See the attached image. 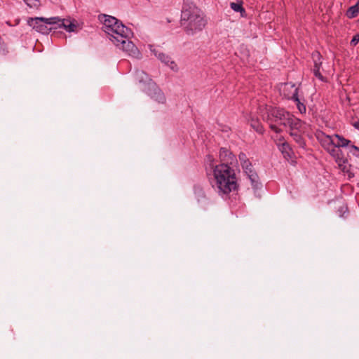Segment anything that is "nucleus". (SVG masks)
<instances>
[{
    "instance_id": "4",
    "label": "nucleus",
    "mask_w": 359,
    "mask_h": 359,
    "mask_svg": "<svg viewBox=\"0 0 359 359\" xmlns=\"http://www.w3.org/2000/svg\"><path fill=\"white\" fill-rule=\"evenodd\" d=\"M101 20L103 22L102 29L111 41L112 39L115 40L120 36H133L131 29L114 17L104 15Z\"/></svg>"
},
{
    "instance_id": "9",
    "label": "nucleus",
    "mask_w": 359,
    "mask_h": 359,
    "mask_svg": "<svg viewBox=\"0 0 359 359\" xmlns=\"http://www.w3.org/2000/svg\"><path fill=\"white\" fill-rule=\"evenodd\" d=\"M56 18L58 20H55L54 29L63 28L68 32H77L82 29V24L74 18Z\"/></svg>"
},
{
    "instance_id": "15",
    "label": "nucleus",
    "mask_w": 359,
    "mask_h": 359,
    "mask_svg": "<svg viewBox=\"0 0 359 359\" xmlns=\"http://www.w3.org/2000/svg\"><path fill=\"white\" fill-rule=\"evenodd\" d=\"M313 59L314 60L313 74L320 80H323V76L320 72V65H321L320 54L318 52L313 53Z\"/></svg>"
},
{
    "instance_id": "27",
    "label": "nucleus",
    "mask_w": 359,
    "mask_h": 359,
    "mask_svg": "<svg viewBox=\"0 0 359 359\" xmlns=\"http://www.w3.org/2000/svg\"><path fill=\"white\" fill-rule=\"evenodd\" d=\"M358 4H359V0H358Z\"/></svg>"
},
{
    "instance_id": "7",
    "label": "nucleus",
    "mask_w": 359,
    "mask_h": 359,
    "mask_svg": "<svg viewBox=\"0 0 359 359\" xmlns=\"http://www.w3.org/2000/svg\"><path fill=\"white\" fill-rule=\"evenodd\" d=\"M131 36H120L115 40L112 39V43L128 56L139 59L141 57V53L133 41L130 40Z\"/></svg>"
},
{
    "instance_id": "25",
    "label": "nucleus",
    "mask_w": 359,
    "mask_h": 359,
    "mask_svg": "<svg viewBox=\"0 0 359 359\" xmlns=\"http://www.w3.org/2000/svg\"><path fill=\"white\" fill-rule=\"evenodd\" d=\"M359 42V34H355L353 36V39L351 41V45L356 46Z\"/></svg>"
},
{
    "instance_id": "16",
    "label": "nucleus",
    "mask_w": 359,
    "mask_h": 359,
    "mask_svg": "<svg viewBox=\"0 0 359 359\" xmlns=\"http://www.w3.org/2000/svg\"><path fill=\"white\" fill-rule=\"evenodd\" d=\"M290 135L294 138V141L299 144L301 147L304 146V141L302 137L303 133H300L294 130H290Z\"/></svg>"
},
{
    "instance_id": "22",
    "label": "nucleus",
    "mask_w": 359,
    "mask_h": 359,
    "mask_svg": "<svg viewBox=\"0 0 359 359\" xmlns=\"http://www.w3.org/2000/svg\"><path fill=\"white\" fill-rule=\"evenodd\" d=\"M24 2L32 8H37L40 6L39 0H23Z\"/></svg>"
},
{
    "instance_id": "14",
    "label": "nucleus",
    "mask_w": 359,
    "mask_h": 359,
    "mask_svg": "<svg viewBox=\"0 0 359 359\" xmlns=\"http://www.w3.org/2000/svg\"><path fill=\"white\" fill-rule=\"evenodd\" d=\"M244 172L248 175L249 179L251 181L252 185L254 187H256L258 184V176L257 173L255 172L252 165L250 161H248L247 163H243L241 165Z\"/></svg>"
},
{
    "instance_id": "6",
    "label": "nucleus",
    "mask_w": 359,
    "mask_h": 359,
    "mask_svg": "<svg viewBox=\"0 0 359 359\" xmlns=\"http://www.w3.org/2000/svg\"><path fill=\"white\" fill-rule=\"evenodd\" d=\"M136 79L145 86L142 90L146 91L151 98L159 103H164L165 102L166 99L164 93L145 72L142 71L137 72Z\"/></svg>"
},
{
    "instance_id": "20",
    "label": "nucleus",
    "mask_w": 359,
    "mask_h": 359,
    "mask_svg": "<svg viewBox=\"0 0 359 359\" xmlns=\"http://www.w3.org/2000/svg\"><path fill=\"white\" fill-rule=\"evenodd\" d=\"M358 13H359V8L357 4V5L350 7L348 8V10L347 11L346 15L349 18H352L355 17L358 14Z\"/></svg>"
},
{
    "instance_id": "21",
    "label": "nucleus",
    "mask_w": 359,
    "mask_h": 359,
    "mask_svg": "<svg viewBox=\"0 0 359 359\" xmlns=\"http://www.w3.org/2000/svg\"><path fill=\"white\" fill-rule=\"evenodd\" d=\"M295 103H296V105L297 107V109L299 111V112L301 114H303V113H305L306 111V106L304 105V103L301 102L300 100L299 99L298 97V95L296 96L294 98L292 99Z\"/></svg>"
},
{
    "instance_id": "5",
    "label": "nucleus",
    "mask_w": 359,
    "mask_h": 359,
    "mask_svg": "<svg viewBox=\"0 0 359 359\" xmlns=\"http://www.w3.org/2000/svg\"><path fill=\"white\" fill-rule=\"evenodd\" d=\"M290 115L283 109L270 107L266 110V116L263 115V118L269 124L272 130L279 133L282 130L278 126H287Z\"/></svg>"
},
{
    "instance_id": "17",
    "label": "nucleus",
    "mask_w": 359,
    "mask_h": 359,
    "mask_svg": "<svg viewBox=\"0 0 359 359\" xmlns=\"http://www.w3.org/2000/svg\"><path fill=\"white\" fill-rule=\"evenodd\" d=\"M230 7L235 12H239L242 16H243L245 13V11L243 7L242 2H231L230 4Z\"/></svg>"
},
{
    "instance_id": "11",
    "label": "nucleus",
    "mask_w": 359,
    "mask_h": 359,
    "mask_svg": "<svg viewBox=\"0 0 359 359\" xmlns=\"http://www.w3.org/2000/svg\"><path fill=\"white\" fill-rule=\"evenodd\" d=\"M287 121V126L289 127L290 130L298 131L300 133H306L308 131L310 126L300 119L296 118L294 115L291 114Z\"/></svg>"
},
{
    "instance_id": "12",
    "label": "nucleus",
    "mask_w": 359,
    "mask_h": 359,
    "mask_svg": "<svg viewBox=\"0 0 359 359\" xmlns=\"http://www.w3.org/2000/svg\"><path fill=\"white\" fill-rule=\"evenodd\" d=\"M280 93L287 99L292 100L298 95V88L295 84L286 83L280 85Z\"/></svg>"
},
{
    "instance_id": "19",
    "label": "nucleus",
    "mask_w": 359,
    "mask_h": 359,
    "mask_svg": "<svg viewBox=\"0 0 359 359\" xmlns=\"http://www.w3.org/2000/svg\"><path fill=\"white\" fill-rule=\"evenodd\" d=\"M250 126L252 128H253L257 133H263L264 129L262 126V124L259 123V121L255 120L253 118L250 121Z\"/></svg>"
},
{
    "instance_id": "26",
    "label": "nucleus",
    "mask_w": 359,
    "mask_h": 359,
    "mask_svg": "<svg viewBox=\"0 0 359 359\" xmlns=\"http://www.w3.org/2000/svg\"><path fill=\"white\" fill-rule=\"evenodd\" d=\"M352 125L355 128L359 129V119L353 121Z\"/></svg>"
},
{
    "instance_id": "10",
    "label": "nucleus",
    "mask_w": 359,
    "mask_h": 359,
    "mask_svg": "<svg viewBox=\"0 0 359 359\" xmlns=\"http://www.w3.org/2000/svg\"><path fill=\"white\" fill-rule=\"evenodd\" d=\"M149 48L151 53L156 57L162 63L168 66L175 72H178L179 68L177 63L171 58V57L155 48L153 45H149Z\"/></svg>"
},
{
    "instance_id": "2",
    "label": "nucleus",
    "mask_w": 359,
    "mask_h": 359,
    "mask_svg": "<svg viewBox=\"0 0 359 359\" xmlns=\"http://www.w3.org/2000/svg\"><path fill=\"white\" fill-rule=\"evenodd\" d=\"M316 137L324 149L334 158L341 170L347 174L349 178L353 177L351 166L343 156L340 149V147L348 146L350 141L339 135H328L323 131H317Z\"/></svg>"
},
{
    "instance_id": "13",
    "label": "nucleus",
    "mask_w": 359,
    "mask_h": 359,
    "mask_svg": "<svg viewBox=\"0 0 359 359\" xmlns=\"http://www.w3.org/2000/svg\"><path fill=\"white\" fill-rule=\"evenodd\" d=\"M219 158L221 161L220 164H226L227 166H231L236 161L235 156L226 148L220 149Z\"/></svg>"
},
{
    "instance_id": "23",
    "label": "nucleus",
    "mask_w": 359,
    "mask_h": 359,
    "mask_svg": "<svg viewBox=\"0 0 359 359\" xmlns=\"http://www.w3.org/2000/svg\"><path fill=\"white\" fill-rule=\"evenodd\" d=\"M238 158L241 162V165H242L243 163H247L248 161H250L249 159L247 158V156L245 155V154H244L243 152L239 154Z\"/></svg>"
},
{
    "instance_id": "8",
    "label": "nucleus",
    "mask_w": 359,
    "mask_h": 359,
    "mask_svg": "<svg viewBox=\"0 0 359 359\" xmlns=\"http://www.w3.org/2000/svg\"><path fill=\"white\" fill-rule=\"evenodd\" d=\"M55 20L57 18H30L27 20V24L36 32L42 34H48L55 27Z\"/></svg>"
},
{
    "instance_id": "1",
    "label": "nucleus",
    "mask_w": 359,
    "mask_h": 359,
    "mask_svg": "<svg viewBox=\"0 0 359 359\" xmlns=\"http://www.w3.org/2000/svg\"><path fill=\"white\" fill-rule=\"evenodd\" d=\"M206 163L207 171L213 177V187L220 195H228L237 190L238 185L234 169L226 164L216 165L212 156H207Z\"/></svg>"
},
{
    "instance_id": "3",
    "label": "nucleus",
    "mask_w": 359,
    "mask_h": 359,
    "mask_svg": "<svg viewBox=\"0 0 359 359\" xmlns=\"http://www.w3.org/2000/svg\"><path fill=\"white\" fill-rule=\"evenodd\" d=\"M202 11L189 0L184 2L180 23L188 35H194L201 32L206 25Z\"/></svg>"
},
{
    "instance_id": "18",
    "label": "nucleus",
    "mask_w": 359,
    "mask_h": 359,
    "mask_svg": "<svg viewBox=\"0 0 359 359\" xmlns=\"http://www.w3.org/2000/svg\"><path fill=\"white\" fill-rule=\"evenodd\" d=\"M279 149L285 158L290 157L291 149L287 143H283L279 146Z\"/></svg>"
},
{
    "instance_id": "24",
    "label": "nucleus",
    "mask_w": 359,
    "mask_h": 359,
    "mask_svg": "<svg viewBox=\"0 0 359 359\" xmlns=\"http://www.w3.org/2000/svg\"><path fill=\"white\" fill-rule=\"evenodd\" d=\"M350 152L355 156L356 157L359 158V148L354 146V145H352L351 147H350Z\"/></svg>"
}]
</instances>
